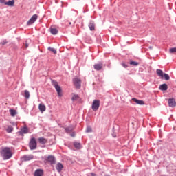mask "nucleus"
<instances>
[{"instance_id": "f257e3e1", "label": "nucleus", "mask_w": 176, "mask_h": 176, "mask_svg": "<svg viewBox=\"0 0 176 176\" xmlns=\"http://www.w3.org/2000/svg\"><path fill=\"white\" fill-rule=\"evenodd\" d=\"M1 155L4 160H9L13 156V153L10 148L6 147L1 149Z\"/></svg>"}, {"instance_id": "f03ea898", "label": "nucleus", "mask_w": 176, "mask_h": 176, "mask_svg": "<svg viewBox=\"0 0 176 176\" xmlns=\"http://www.w3.org/2000/svg\"><path fill=\"white\" fill-rule=\"evenodd\" d=\"M52 85L53 86L55 87L57 93H58V97H63V91L61 90V87H60V85H58V82L56 80H52Z\"/></svg>"}, {"instance_id": "7ed1b4c3", "label": "nucleus", "mask_w": 176, "mask_h": 176, "mask_svg": "<svg viewBox=\"0 0 176 176\" xmlns=\"http://www.w3.org/2000/svg\"><path fill=\"white\" fill-rule=\"evenodd\" d=\"M37 144L35 138H32L29 143V147L31 151L36 149Z\"/></svg>"}, {"instance_id": "20e7f679", "label": "nucleus", "mask_w": 176, "mask_h": 176, "mask_svg": "<svg viewBox=\"0 0 176 176\" xmlns=\"http://www.w3.org/2000/svg\"><path fill=\"white\" fill-rule=\"evenodd\" d=\"M73 83L76 89H79L82 85V80L79 78H74L73 79Z\"/></svg>"}, {"instance_id": "39448f33", "label": "nucleus", "mask_w": 176, "mask_h": 176, "mask_svg": "<svg viewBox=\"0 0 176 176\" xmlns=\"http://www.w3.org/2000/svg\"><path fill=\"white\" fill-rule=\"evenodd\" d=\"M38 20V15L36 14H34L27 22V25H31L34 24Z\"/></svg>"}, {"instance_id": "423d86ee", "label": "nucleus", "mask_w": 176, "mask_h": 176, "mask_svg": "<svg viewBox=\"0 0 176 176\" xmlns=\"http://www.w3.org/2000/svg\"><path fill=\"white\" fill-rule=\"evenodd\" d=\"M98 108H100V100H95L92 103V109L93 111H98Z\"/></svg>"}, {"instance_id": "0eeeda50", "label": "nucleus", "mask_w": 176, "mask_h": 176, "mask_svg": "<svg viewBox=\"0 0 176 176\" xmlns=\"http://www.w3.org/2000/svg\"><path fill=\"white\" fill-rule=\"evenodd\" d=\"M132 101H133V102H135V104H138V105H145V102H144L143 100H140L135 98H132Z\"/></svg>"}, {"instance_id": "6e6552de", "label": "nucleus", "mask_w": 176, "mask_h": 176, "mask_svg": "<svg viewBox=\"0 0 176 176\" xmlns=\"http://www.w3.org/2000/svg\"><path fill=\"white\" fill-rule=\"evenodd\" d=\"M168 105H169V107H171L172 108H174V107H176L175 99L170 98L168 100Z\"/></svg>"}, {"instance_id": "1a4fd4ad", "label": "nucleus", "mask_w": 176, "mask_h": 176, "mask_svg": "<svg viewBox=\"0 0 176 176\" xmlns=\"http://www.w3.org/2000/svg\"><path fill=\"white\" fill-rule=\"evenodd\" d=\"M56 168L58 173H61V171H63V168H64V166H63V164L58 162L56 164Z\"/></svg>"}, {"instance_id": "9d476101", "label": "nucleus", "mask_w": 176, "mask_h": 176, "mask_svg": "<svg viewBox=\"0 0 176 176\" xmlns=\"http://www.w3.org/2000/svg\"><path fill=\"white\" fill-rule=\"evenodd\" d=\"M47 162L51 163V164H54L56 163V160L53 155H49L47 159Z\"/></svg>"}, {"instance_id": "9b49d317", "label": "nucleus", "mask_w": 176, "mask_h": 176, "mask_svg": "<svg viewBox=\"0 0 176 176\" xmlns=\"http://www.w3.org/2000/svg\"><path fill=\"white\" fill-rule=\"evenodd\" d=\"M94 68L96 71H101V69H102V63H98V64L94 65Z\"/></svg>"}, {"instance_id": "f8f14e48", "label": "nucleus", "mask_w": 176, "mask_h": 176, "mask_svg": "<svg viewBox=\"0 0 176 176\" xmlns=\"http://www.w3.org/2000/svg\"><path fill=\"white\" fill-rule=\"evenodd\" d=\"M34 176H43V170H42V169H37L34 172Z\"/></svg>"}, {"instance_id": "ddd939ff", "label": "nucleus", "mask_w": 176, "mask_h": 176, "mask_svg": "<svg viewBox=\"0 0 176 176\" xmlns=\"http://www.w3.org/2000/svg\"><path fill=\"white\" fill-rule=\"evenodd\" d=\"M160 90H162V91H166L168 89V87L167 86V84H162L160 85L159 87Z\"/></svg>"}, {"instance_id": "4468645a", "label": "nucleus", "mask_w": 176, "mask_h": 176, "mask_svg": "<svg viewBox=\"0 0 176 176\" xmlns=\"http://www.w3.org/2000/svg\"><path fill=\"white\" fill-rule=\"evenodd\" d=\"M89 28L90 29V31H94V30H96V24H94V22L91 21L89 23Z\"/></svg>"}, {"instance_id": "2eb2a0df", "label": "nucleus", "mask_w": 176, "mask_h": 176, "mask_svg": "<svg viewBox=\"0 0 176 176\" xmlns=\"http://www.w3.org/2000/svg\"><path fill=\"white\" fill-rule=\"evenodd\" d=\"M156 72H157V75H158V76H160V78H162V79H163L164 75V73L163 72V71L162 69H157L156 70Z\"/></svg>"}, {"instance_id": "dca6fc26", "label": "nucleus", "mask_w": 176, "mask_h": 176, "mask_svg": "<svg viewBox=\"0 0 176 176\" xmlns=\"http://www.w3.org/2000/svg\"><path fill=\"white\" fill-rule=\"evenodd\" d=\"M38 109L41 112H45V111H46V106H45V104H40L38 105Z\"/></svg>"}, {"instance_id": "f3484780", "label": "nucleus", "mask_w": 176, "mask_h": 176, "mask_svg": "<svg viewBox=\"0 0 176 176\" xmlns=\"http://www.w3.org/2000/svg\"><path fill=\"white\" fill-rule=\"evenodd\" d=\"M32 159H34V155H26L23 157V160H25V162L32 160Z\"/></svg>"}, {"instance_id": "a211bd4d", "label": "nucleus", "mask_w": 176, "mask_h": 176, "mask_svg": "<svg viewBox=\"0 0 176 176\" xmlns=\"http://www.w3.org/2000/svg\"><path fill=\"white\" fill-rule=\"evenodd\" d=\"M50 32L52 35H57L58 30L54 28H50Z\"/></svg>"}, {"instance_id": "6ab92c4d", "label": "nucleus", "mask_w": 176, "mask_h": 176, "mask_svg": "<svg viewBox=\"0 0 176 176\" xmlns=\"http://www.w3.org/2000/svg\"><path fill=\"white\" fill-rule=\"evenodd\" d=\"M28 133V128L27 126H24L21 130V134H27Z\"/></svg>"}, {"instance_id": "aec40b11", "label": "nucleus", "mask_w": 176, "mask_h": 176, "mask_svg": "<svg viewBox=\"0 0 176 176\" xmlns=\"http://www.w3.org/2000/svg\"><path fill=\"white\" fill-rule=\"evenodd\" d=\"M38 142H40V144H45L47 142V140L45 139L44 138H38Z\"/></svg>"}, {"instance_id": "412c9836", "label": "nucleus", "mask_w": 176, "mask_h": 176, "mask_svg": "<svg viewBox=\"0 0 176 176\" xmlns=\"http://www.w3.org/2000/svg\"><path fill=\"white\" fill-rule=\"evenodd\" d=\"M78 99H79V96L75 94H72V101H76Z\"/></svg>"}, {"instance_id": "4be33fe9", "label": "nucleus", "mask_w": 176, "mask_h": 176, "mask_svg": "<svg viewBox=\"0 0 176 176\" xmlns=\"http://www.w3.org/2000/svg\"><path fill=\"white\" fill-rule=\"evenodd\" d=\"M5 5H7V6H14V1H9L5 3Z\"/></svg>"}, {"instance_id": "5701e85b", "label": "nucleus", "mask_w": 176, "mask_h": 176, "mask_svg": "<svg viewBox=\"0 0 176 176\" xmlns=\"http://www.w3.org/2000/svg\"><path fill=\"white\" fill-rule=\"evenodd\" d=\"M10 113L11 116H16V115H17V111H16V110L10 109Z\"/></svg>"}, {"instance_id": "b1692460", "label": "nucleus", "mask_w": 176, "mask_h": 176, "mask_svg": "<svg viewBox=\"0 0 176 176\" xmlns=\"http://www.w3.org/2000/svg\"><path fill=\"white\" fill-rule=\"evenodd\" d=\"M24 93H25V98H27V100H28V98H30V91L28 90H25Z\"/></svg>"}, {"instance_id": "393cba45", "label": "nucleus", "mask_w": 176, "mask_h": 176, "mask_svg": "<svg viewBox=\"0 0 176 176\" xmlns=\"http://www.w3.org/2000/svg\"><path fill=\"white\" fill-rule=\"evenodd\" d=\"M74 145L76 149H80V143L74 142Z\"/></svg>"}, {"instance_id": "a878e982", "label": "nucleus", "mask_w": 176, "mask_h": 176, "mask_svg": "<svg viewBox=\"0 0 176 176\" xmlns=\"http://www.w3.org/2000/svg\"><path fill=\"white\" fill-rule=\"evenodd\" d=\"M48 50L50 52H52V53H54V54H57V50H56V49L52 48V47H49Z\"/></svg>"}, {"instance_id": "bb28decb", "label": "nucleus", "mask_w": 176, "mask_h": 176, "mask_svg": "<svg viewBox=\"0 0 176 176\" xmlns=\"http://www.w3.org/2000/svg\"><path fill=\"white\" fill-rule=\"evenodd\" d=\"M165 80H170V76L166 73L164 74Z\"/></svg>"}, {"instance_id": "cd10ccee", "label": "nucleus", "mask_w": 176, "mask_h": 176, "mask_svg": "<svg viewBox=\"0 0 176 176\" xmlns=\"http://www.w3.org/2000/svg\"><path fill=\"white\" fill-rule=\"evenodd\" d=\"M6 131L7 133H12V131H13V128L11 126H8Z\"/></svg>"}, {"instance_id": "c85d7f7f", "label": "nucleus", "mask_w": 176, "mask_h": 176, "mask_svg": "<svg viewBox=\"0 0 176 176\" xmlns=\"http://www.w3.org/2000/svg\"><path fill=\"white\" fill-rule=\"evenodd\" d=\"M138 62H135V61H133V60H131L130 61V65H134L135 67H137V65H138Z\"/></svg>"}, {"instance_id": "c756f323", "label": "nucleus", "mask_w": 176, "mask_h": 176, "mask_svg": "<svg viewBox=\"0 0 176 176\" xmlns=\"http://www.w3.org/2000/svg\"><path fill=\"white\" fill-rule=\"evenodd\" d=\"M170 53H176V47H173L169 50Z\"/></svg>"}, {"instance_id": "7c9ffc66", "label": "nucleus", "mask_w": 176, "mask_h": 176, "mask_svg": "<svg viewBox=\"0 0 176 176\" xmlns=\"http://www.w3.org/2000/svg\"><path fill=\"white\" fill-rule=\"evenodd\" d=\"M91 131H93V129H91V127L87 126V129H86V132L87 133H91Z\"/></svg>"}, {"instance_id": "2f4dec72", "label": "nucleus", "mask_w": 176, "mask_h": 176, "mask_svg": "<svg viewBox=\"0 0 176 176\" xmlns=\"http://www.w3.org/2000/svg\"><path fill=\"white\" fill-rule=\"evenodd\" d=\"M72 130H73V129L71 127L65 129L66 133H71V131H72Z\"/></svg>"}, {"instance_id": "473e14b6", "label": "nucleus", "mask_w": 176, "mask_h": 176, "mask_svg": "<svg viewBox=\"0 0 176 176\" xmlns=\"http://www.w3.org/2000/svg\"><path fill=\"white\" fill-rule=\"evenodd\" d=\"M122 67H124V68H127V65H126V63H122Z\"/></svg>"}, {"instance_id": "72a5a7b5", "label": "nucleus", "mask_w": 176, "mask_h": 176, "mask_svg": "<svg viewBox=\"0 0 176 176\" xmlns=\"http://www.w3.org/2000/svg\"><path fill=\"white\" fill-rule=\"evenodd\" d=\"M0 3H4L5 5V3H6V0H0Z\"/></svg>"}, {"instance_id": "f704fd0d", "label": "nucleus", "mask_w": 176, "mask_h": 176, "mask_svg": "<svg viewBox=\"0 0 176 176\" xmlns=\"http://www.w3.org/2000/svg\"><path fill=\"white\" fill-rule=\"evenodd\" d=\"M29 46V44L28 43H25V48L27 49Z\"/></svg>"}, {"instance_id": "c9c22d12", "label": "nucleus", "mask_w": 176, "mask_h": 176, "mask_svg": "<svg viewBox=\"0 0 176 176\" xmlns=\"http://www.w3.org/2000/svg\"><path fill=\"white\" fill-rule=\"evenodd\" d=\"M71 136H72V137H75V133H72V134H71Z\"/></svg>"}, {"instance_id": "e433bc0d", "label": "nucleus", "mask_w": 176, "mask_h": 176, "mask_svg": "<svg viewBox=\"0 0 176 176\" xmlns=\"http://www.w3.org/2000/svg\"><path fill=\"white\" fill-rule=\"evenodd\" d=\"M91 176H97V175H96L95 173H91Z\"/></svg>"}, {"instance_id": "4c0bfd02", "label": "nucleus", "mask_w": 176, "mask_h": 176, "mask_svg": "<svg viewBox=\"0 0 176 176\" xmlns=\"http://www.w3.org/2000/svg\"><path fill=\"white\" fill-rule=\"evenodd\" d=\"M149 49H152V47H149Z\"/></svg>"}]
</instances>
